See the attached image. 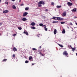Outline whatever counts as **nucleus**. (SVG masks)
Masks as SVG:
<instances>
[{
	"label": "nucleus",
	"mask_w": 77,
	"mask_h": 77,
	"mask_svg": "<svg viewBox=\"0 0 77 77\" xmlns=\"http://www.w3.org/2000/svg\"><path fill=\"white\" fill-rule=\"evenodd\" d=\"M18 28L19 30H21V29H22L21 27H18Z\"/></svg>",
	"instance_id": "obj_26"
},
{
	"label": "nucleus",
	"mask_w": 77,
	"mask_h": 77,
	"mask_svg": "<svg viewBox=\"0 0 77 77\" xmlns=\"http://www.w3.org/2000/svg\"><path fill=\"white\" fill-rule=\"evenodd\" d=\"M66 11H65L62 15V17H65V16H66Z\"/></svg>",
	"instance_id": "obj_3"
},
{
	"label": "nucleus",
	"mask_w": 77,
	"mask_h": 77,
	"mask_svg": "<svg viewBox=\"0 0 77 77\" xmlns=\"http://www.w3.org/2000/svg\"><path fill=\"white\" fill-rule=\"evenodd\" d=\"M22 20L23 21H27V20L26 19V18L24 17L22 19Z\"/></svg>",
	"instance_id": "obj_8"
},
{
	"label": "nucleus",
	"mask_w": 77,
	"mask_h": 77,
	"mask_svg": "<svg viewBox=\"0 0 77 77\" xmlns=\"http://www.w3.org/2000/svg\"><path fill=\"white\" fill-rule=\"evenodd\" d=\"M13 50L14 51H17V48H13Z\"/></svg>",
	"instance_id": "obj_15"
},
{
	"label": "nucleus",
	"mask_w": 77,
	"mask_h": 77,
	"mask_svg": "<svg viewBox=\"0 0 77 77\" xmlns=\"http://www.w3.org/2000/svg\"><path fill=\"white\" fill-rule=\"evenodd\" d=\"M2 2V0H0V2Z\"/></svg>",
	"instance_id": "obj_51"
},
{
	"label": "nucleus",
	"mask_w": 77,
	"mask_h": 77,
	"mask_svg": "<svg viewBox=\"0 0 77 77\" xmlns=\"http://www.w3.org/2000/svg\"><path fill=\"white\" fill-rule=\"evenodd\" d=\"M70 47H71V48H72V46H71V45H70Z\"/></svg>",
	"instance_id": "obj_39"
},
{
	"label": "nucleus",
	"mask_w": 77,
	"mask_h": 77,
	"mask_svg": "<svg viewBox=\"0 0 77 77\" xmlns=\"http://www.w3.org/2000/svg\"><path fill=\"white\" fill-rule=\"evenodd\" d=\"M23 33L24 34H26V35H29V33H28V32H27L24 31L23 32Z\"/></svg>",
	"instance_id": "obj_9"
},
{
	"label": "nucleus",
	"mask_w": 77,
	"mask_h": 77,
	"mask_svg": "<svg viewBox=\"0 0 77 77\" xmlns=\"http://www.w3.org/2000/svg\"><path fill=\"white\" fill-rule=\"evenodd\" d=\"M73 12H76L77 11V9L76 8H74L72 10Z\"/></svg>",
	"instance_id": "obj_10"
},
{
	"label": "nucleus",
	"mask_w": 77,
	"mask_h": 77,
	"mask_svg": "<svg viewBox=\"0 0 77 77\" xmlns=\"http://www.w3.org/2000/svg\"><path fill=\"white\" fill-rule=\"evenodd\" d=\"M40 26H43V24L42 23H40L39 24Z\"/></svg>",
	"instance_id": "obj_27"
},
{
	"label": "nucleus",
	"mask_w": 77,
	"mask_h": 77,
	"mask_svg": "<svg viewBox=\"0 0 77 77\" xmlns=\"http://www.w3.org/2000/svg\"><path fill=\"white\" fill-rule=\"evenodd\" d=\"M67 5H68V6H72V3L69 2H67Z\"/></svg>",
	"instance_id": "obj_5"
},
{
	"label": "nucleus",
	"mask_w": 77,
	"mask_h": 77,
	"mask_svg": "<svg viewBox=\"0 0 77 77\" xmlns=\"http://www.w3.org/2000/svg\"><path fill=\"white\" fill-rule=\"evenodd\" d=\"M5 4H7V5H8V2H5Z\"/></svg>",
	"instance_id": "obj_35"
},
{
	"label": "nucleus",
	"mask_w": 77,
	"mask_h": 77,
	"mask_svg": "<svg viewBox=\"0 0 77 77\" xmlns=\"http://www.w3.org/2000/svg\"><path fill=\"white\" fill-rule=\"evenodd\" d=\"M74 18H77V17L75 16V17H74Z\"/></svg>",
	"instance_id": "obj_44"
},
{
	"label": "nucleus",
	"mask_w": 77,
	"mask_h": 77,
	"mask_svg": "<svg viewBox=\"0 0 77 77\" xmlns=\"http://www.w3.org/2000/svg\"><path fill=\"white\" fill-rule=\"evenodd\" d=\"M55 17H52V19H53V20H55Z\"/></svg>",
	"instance_id": "obj_36"
},
{
	"label": "nucleus",
	"mask_w": 77,
	"mask_h": 77,
	"mask_svg": "<svg viewBox=\"0 0 77 77\" xmlns=\"http://www.w3.org/2000/svg\"><path fill=\"white\" fill-rule=\"evenodd\" d=\"M44 29H45V31H47V30H48V29L46 27H44Z\"/></svg>",
	"instance_id": "obj_20"
},
{
	"label": "nucleus",
	"mask_w": 77,
	"mask_h": 77,
	"mask_svg": "<svg viewBox=\"0 0 77 77\" xmlns=\"http://www.w3.org/2000/svg\"><path fill=\"white\" fill-rule=\"evenodd\" d=\"M43 51H45L44 50V49H43Z\"/></svg>",
	"instance_id": "obj_48"
},
{
	"label": "nucleus",
	"mask_w": 77,
	"mask_h": 77,
	"mask_svg": "<svg viewBox=\"0 0 77 77\" xmlns=\"http://www.w3.org/2000/svg\"><path fill=\"white\" fill-rule=\"evenodd\" d=\"M58 21H53L52 22V23H53V24H54V23H58Z\"/></svg>",
	"instance_id": "obj_24"
},
{
	"label": "nucleus",
	"mask_w": 77,
	"mask_h": 77,
	"mask_svg": "<svg viewBox=\"0 0 77 77\" xmlns=\"http://www.w3.org/2000/svg\"><path fill=\"white\" fill-rule=\"evenodd\" d=\"M15 54H13V55L12 56V57H15Z\"/></svg>",
	"instance_id": "obj_38"
},
{
	"label": "nucleus",
	"mask_w": 77,
	"mask_h": 77,
	"mask_svg": "<svg viewBox=\"0 0 77 77\" xmlns=\"http://www.w3.org/2000/svg\"><path fill=\"white\" fill-rule=\"evenodd\" d=\"M26 11H28L29 9V8H25Z\"/></svg>",
	"instance_id": "obj_17"
},
{
	"label": "nucleus",
	"mask_w": 77,
	"mask_h": 77,
	"mask_svg": "<svg viewBox=\"0 0 77 77\" xmlns=\"http://www.w3.org/2000/svg\"><path fill=\"white\" fill-rule=\"evenodd\" d=\"M0 35L1 36V34L0 33Z\"/></svg>",
	"instance_id": "obj_53"
},
{
	"label": "nucleus",
	"mask_w": 77,
	"mask_h": 77,
	"mask_svg": "<svg viewBox=\"0 0 77 77\" xmlns=\"http://www.w3.org/2000/svg\"><path fill=\"white\" fill-rule=\"evenodd\" d=\"M45 11H48V9H46L45 10Z\"/></svg>",
	"instance_id": "obj_43"
},
{
	"label": "nucleus",
	"mask_w": 77,
	"mask_h": 77,
	"mask_svg": "<svg viewBox=\"0 0 77 77\" xmlns=\"http://www.w3.org/2000/svg\"><path fill=\"white\" fill-rule=\"evenodd\" d=\"M41 55H42V56H44V54H41Z\"/></svg>",
	"instance_id": "obj_40"
},
{
	"label": "nucleus",
	"mask_w": 77,
	"mask_h": 77,
	"mask_svg": "<svg viewBox=\"0 0 77 77\" xmlns=\"http://www.w3.org/2000/svg\"><path fill=\"white\" fill-rule=\"evenodd\" d=\"M37 35V36H38V37H39V36H40V34H38Z\"/></svg>",
	"instance_id": "obj_37"
},
{
	"label": "nucleus",
	"mask_w": 77,
	"mask_h": 77,
	"mask_svg": "<svg viewBox=\"0 0 77 77\" xmlns=\"http://www.w3.org/2000/svg\"><path fill=\"white\" fill-rule=\"evenodd\" d=\"M38 52H39V54H41V51H38Z\"/></svg>",
	"instance_id": "obj_34"
},
{
	"label": "nucleus",
	"mask_w": 77,
	"mask_h": 77,
	"mask_svg": "<svg viewBox=\"0 0 77 77\" xmlns=\"http://www.w3.org/2000/svg\"><path fill=\"white\" fill-rule=\"evenodd\" d=\"M32 65H34V63H32Z\"/></svg>",
	"instance_id": "obj_49"
},
{
	"label": "nucleus",
	"mask_w": 77,
	"mask_h": 77,
	"mask_svg": "<svg viewBox=\"0 0 77 77\" xmlns=\"http://www.w3.org/2000/svg\"><path fill=\"white\" fill-rule=\"evenodd\" d=\"M39 48H41V46H40V47H39Z\"/></svg>",
	"instance_id": "obj_47"
},
{
	"label": "nucleus",
	"mask_w": 77,
	"mask_h": 77,
	"mask_svg": "<svg viewBox=\"0 0 77 77\" xmlns=\"http://www.w3.org/2000/svg\"><path fill=\"white\" fill-rule=\"evenodd\" d=\"M62 7V6H57V8H60Z\"/></svg>",
	"instance_id": "obj_23"
},
{
	"label": "nucleus",
	"mask_w": 77,
	"mask_h": 77,
	"mask_svg": "<svg viewBox=\"0 0 77 77\" xmlns=\"http://www.w3.org/2000/svg\"><path fill=\"white\" fill-rule=\"evenodd\" d=\"M54 35L56 34V33H57V30L56 29L54 30Z\"/></svg>",
	"instance_id": "obj_12"
},
{
	"label": "nucleus",
	"mask_w": 77,
	"mask_h": 77,
	"mask_svg": "<svg viewBox=\"0 0 77 77\" xmlns=\"http://www.w3.org/2000/svg\"><path fill=\"white\" fill-rule=\"evenodd\" d=\"M25 63H29V61L26 60L25 62Z\"/></svg>",
	"instance_id": "obj_28"
},
{
	"label": "nucleus",
	"mask_w": 77,
	"mask_h": 77,
	"mask_svg": "<svg viewBox=\"0 0 77 77\" xmlns=\"http://www.w3.org/2000/svg\"><path fill=\"white\" fill-rule=\"evenodd\" d=\"M59 17H55V20H58Z\"/></svg>",
	"instance_id": "obj_14"
},
{
	"label": "nucleus",
	"mask_w": 77,
	"mask_h": 77,
	"mask_svg": "<svg viewBox=\"0 0 77 77\" xmlns=\"http://www.w3.org/2000/svg\"><path fill=\"white\" fill-rule=\"evenodd\" d=\"M12 8L14 9H16V7H15V6L14 5H13L12 6Z\"/></svg>",
	"instance_id": "obj_13"
},
{
	"label": "nucleus",
	"mask_w": 77,
	"mask_h": 77,
	"mask_svg": "<svg viewBox=\"0 0 77 77\" xmlns=\"http://www.w3.org/2000/svg\"><path fill=\"white\" fill-rule=\"evenodd\" d=\"M63 55H65L67 57H68V54L66 51H64L63 53Z\"/></svg>",
	"instance_id": "obj_2"
},
{
	"label": "nucleus",
	"mask_w": 77,
	"mask_h": 77,
	"mask_svg": "<svg viewBox=\"0 0 77 77\" xmlns=\"http://www.w3.org/2000/svg\"><path fill=\"white\" fill-rule=\"evenodd\" d=\"M61 24H65V22H60Z\"/></svg>",
	"instance_id": "obj_22"
},
{
	"label": "nucleus",
	"mask_w": 77,
	"mask_h": 77,
	"mask_svg": "<svg viewBox=\"0 0 77 77\" xmlns=\"http://www.w3.org/2000/svg\"><path fill=\"white\" fill-rule=\"evenodd\" d=\"M58 20L59 21H62V20H63V18H62L61 17H58Z\"/></svg>",
	"instance_id": "obj_7"
},
{
	"label": "nucleus",
	"mask_w": 77,
	"mask_h": 77,
	"mask_svg": "<svg viewBox=\"0 0 77 77\" xmlns=\"http://www.w3.org/2000/svg\"><path fill=\"white\" fill-rule=\"evenodd\" d=\"M32 50H33V51L35 50L36 51V50H37L36 49V48H33Z\"/></svg>",
	"instance_id": "obj_31"
},
{
	"label": "nucleus",
	"mask_w": 77,
	"mask_h": 77,
	"mask_svg": "<svg viewBox=\"0 0 77 77\" xmlns=\"http://www.w3.org/2000/svg\"><path fill=\"white\" fill-rule=\"evenodd\" d=\"M28 14V13L26 12H25L23 13V17H26Z\"/></svg>",
	"instance_id": "obj_4"
},
{
	"label": "nucleus",
	"mask_w": 77,
	"mask_h": 77,
	"mask_svg": "<svg viewBox=\"0 0 77 77\" xmlns=\"http://www.w3.org/2000/svg\"><path fill=\"white\" fill-rule=\"evenodd\" d=\"M76 56H77V53H76Z\"/></svg>",
	"instance_id": "obj_52"
},
{
	"label": "nucleus",
	"mask_w": 77,
	"mask_h": 77,
	"mask_svg": "<svg viewBox=\"0 0 77 77\" xmlns=\"http://www.w3.org/2000/svg\"><path fill=\"white\" fill-rule=\"evenodd\" d=\"M58 45H59V46H60V47H63V45H60V44H59Z\"/></svg>",
	"instance_id": "obj_19"
},
{
	"label": "nucleus",
	"mask_w": 77,
	"mask_h": 77,
	"mask_svg": "<svg viewBox=\"0 0 77 77\" xmlns=\"http://www.w3.org/2000/svg\"><path fill=\"white\" fill-rule=\"evenodd\" d=\"M7 60V59H4L3 60L2 62H6Z\"/></svg>",
	"instance_id": "obj_21"
},
{
	"label": "nucleus",
	"mask_w": 77,
	"mask_h": 77,
	"mask_svg": "<svg viewBox=\"0 0 77 77\" xmlns=\"http://www.w3.org/2000/svg\"><path fill=\"white\" fill-rule=\"evenodd\" d=\"M24 5L23 4H22L21 5V6H24Z\"/></svg>",
	"instance_id": "obj_41"
},
{
	"label": "nucleus",
	"mask_w": 77,
	"mask_h": 77,
	"mask_svg": "<svg viewBox=\"0 0 77 77\" xmlns=\"http://www.w3.org/2000/svg\"><path fill=\"white\" fill-rule=\"evenodd\" d=\"M74 50H75V48H72V51H73L74 52Z\"/></svg>",
	"instance_id": "obj_29"
},
{
	"label": "nucleus",
	"mask_w": 77,
	"mask_h": 77,
	"mask_svg": "<svg viewBox=\"0 0 77 77\" xmlns=\"http://www.w3.org/2000/svg\"><path fill=\"white\" fill-rule=\"evenodd\" d=\"M62 32V33H65V29H63V30Z\"/></svg>",
	"instance_id": "obj_16"
},
{
	"label": "nucleus",
	"mask_w": 77,
	"mask_h": 77,
	"mask_svg": "<svg viewBox=\"0 0 77 77\" xmlns=\"http://www.w3.org/2000/svg\"><path fill=\"white\" fill-rule=\"evenodd\" d=\"M35 24H36V23H35L34 22H32L31 23V26H35Z\"/></svg>",
	"instance_id": "obj_11"
},
{
	"label": "nucleus",
	"mask_w": 77,
	"mask_h": 77,
	"mask_svg": "<svg viewBox=\"0 0 77 77\" xmlns=\"http://www.w3.org/2000/svg\"><path fill=\"white\" fill-rule=\"evenodd\" d=\"M31 29H35V27L34 26H33L32 27H31Z\"/></svg>",
	"instance_id": "obj_30"
},
{
	"label": "nucleus",
	"mask_w": 77,
	"mask_h": 77,
	"mask_svg": "<svg viewBox=\"0 0 77 77\" xmlns=\"http://www.w3.org/2000/svg\"><path fill=\"white\" fill-rule=\"evenodd\" d=\"M38 3V7H41V6H42V5H42H45V2H44V1H40Z\"/></svg>",
	"instance_id": "obj_1"
},
{
	"label": "nucleus",
	"mask_w": 77,
	"mask_h": 77,
	"mask_svg": "<svg viewBox=\"0 0 77 77\" xmlns=\"http://www.w3.org/2000/svg\"><path fill=\"white\" fill-rule=\"evenodd\" d=\"M14 48H15V47H14Z\"/></svg>",
	"instance_id": "obj_54"
},
{
	"label": "nucleus",
	"mask_w": 77,
	"mask_h": 77,
	"mask_svg": "<svg viewBox=\"0 0 77 77\" xmlns=\"http://www.w3.org/2000/svg\"><path fill=\"white\" fill-rule=\"evenodd\" d=\"M11 1H12V2H14L15 1V0H11Z\"/></svg>",
	"instance_id": "obj_46"
},
{
	"label": "nucleus",
	"mask_w": 77,
	"mask_h": 77,
	"mask_svg": "<svg viewBox=\"0 0 77 77\" xmlns=\"http://www.w3.org/2000/svg\"><path fill=\"white\" fill-rule=\"evenodd\" d=\"M19 2H21V0H20Z\"/></svg>",
	"instance_id": "obj_50"
},
{
	"label": "nucleus",
	"mask_w": 77,
	"mask_h": 77,
	"mask_svg": "<svg viewBox=\"0 0 77 77\" xmlns=\"http://www.w3.org/2000/svg\"><path fill=\"white\" fill-rule=\"evenodd\" d=\"M9 12V11L8 10H5L3 11V13L4 14H6V13H8Z\"/></svg>",
	"instance_id": "obj_6"
},
{
	"label": "nucleus",
	"mask_w": 77,
	"mask_h": 77,
	"mask_svg": "<svg viewBox=\"0 0 77 77\" xmlns=\"http://www.w3.org/2000/svg\"><path fill=\"white\" fill-rule=\"evenodd\" d=\"M32 57L30 56L29 57V60H32Z\"/></svg>",
	"instance_id": "obj_18"
},
{
	"label": "nucleus",
	"mask_w": 77,
	"mask_h": 77,
	"mask_svg": "<svg viewBox=\"0 0 77 77\" xmlns=\"http://www.w3.org/2000/svg\"><path fill=\"white\" fill-rule=\"evenodd\" d=\"M51 5H53V6H54V3L53 2H52L51 3Z\"/></svg>",
	"instance_id": "obj_25"
},
{
	"label": "nucleus",
	"mask_w": 77,
	"mask_h": 77,
	"mask_svg": "<svg viewBox=\"0 0 77 77\" xmlns=\"http://www.w3.org/2000/svg\"><path fill=\"white\" fill-rule=\"evenodd\" d=\"M2 24H3V23H0V26H2Z\"/></svg>",
	"instance_id": "obj_33"
},
{
	"label": "nucleus",
	"mask_w": 77,
	"mask_h": 77,
	"mask_svg": "<svg viewBox=\"0 0 77 77\" xmlns=\"http://www.w3.org/2000/svg\"><path fill=\"white\" fill-rule=\"evenodd\" d=\"M13 36H17V34H14L13 35Z\"/></svg>",
	"instance_id": "obj_32"
},
{
	"label": "nucleus",
	"mask_w": 77,
	"mask_h": 77,
	"mask_svg": "<svg viewBox=\"0 0 77 77\" xmlns=\"http://www.w3.org/2000/svg\"><path fill=\"white\" fill-rule=\"evenodd\" d=\"M70 25H72V23H70Z\"/></svg>",
	"instance_id": "obj_45"
},
{
	"label": "nucleus",
	"mask_w": 77,
	"mask_h": 77,
	"mask_svg": "<svg viewBox=\"0 0 77 77\" xmlns=\"http://www.w3.org/2000/svg\"><path fill=\"white\" fill-rule=\"evenodd\" d=\"M43 26L44 27H47V26L45 25H43Z\"/></svg>",
	"instance_id": "obj_42"
}]
</instances>
